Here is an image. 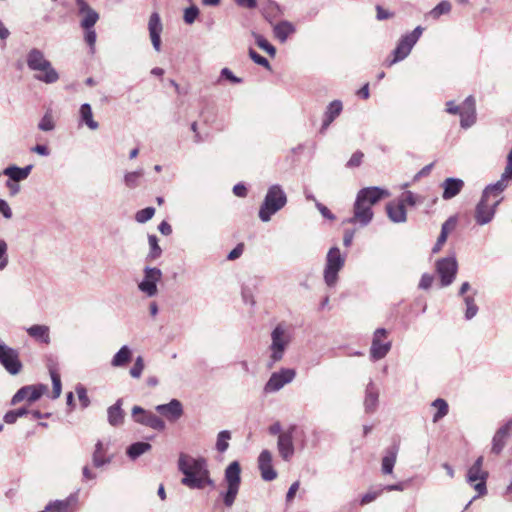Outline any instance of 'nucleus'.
<instances>
[{"label":"nucleus","mask_w":512,"mask_h":512,"mask_svg":"<svg viewBox=\"0 0 512 512\" xmlns=\"http://www.w3.org/2000/svg\"><path fill=\"white\" fill-rule=\"evenodd\" d=\"M144 175V169L143 168H139L135 171H132V172H127L125 175H124V184L126 187L130 188V189H134L136 187L139 186L140 184V179L143 177Z\"/></svg>","instance_id":"58836bf2"},{"label":"nucleus","mask_w":512,"mask_h":512,"mask_svg":"<svg viewBox=\"0 0 512 512\" xmlns=\"http://www.w3.org/2000/svg\"><path fill=\"white\" fill-rule=\"evenodd\" d=\"M79 115H80L81 122L86 124L89 129H91V130L98 129L99 124L97 121H95L93 119V113H92V108H91L90 104H88V103L82 104L79 109Z\"/></svg>","instance_id":"c9c22d12"},{"label":"nucleus","mask_w":512,"mask_h":512,"mask_svg":"<svg viewBox=\"0 0 512 512\" xmlns=\"http://www.w3.org/2000/svg\"><path fill=\"white\" fill-rule=\"evenodd\" d=\"M432 406L437 409L436 413L433 416V422L436 423L443 417H445L448 414V404L447 402L442 399L438 398L432 402Z\"/></svg>","instance_id":"37998d69"},{"label":"nucleus","mask_w":512,"mask_h":512,"mask_svg":"<svg viewBox=\"0 0 512 512\" xmlns=\"http://www.w3.org/2000/svg\"><path fill=\"white\" fill-rule=\"evenodd\" d=\"M458 271V263L454 255L441 258L436 262V272L440 277L442 287L450 286Z\"/></svg>","instance_id":"9d476101"},{"label":"nucleus","mask_w":512,"mask_h":512,"mask_svg":"<svg viewBox=\"0 0 512 512\" xmlns=\"http://www.w3.org/2000/svg\"><path fill=\"white\" fill-rule=\"evenodd\" d=\"M502 200L503 198H499L491 201L487 198H483L481 195V199L475 207L474 218L476 223L480 226L490 223L493 220L496 209Z\"/></svg>","instance_id":"ddd939ff"},{"label":"nucleus","mask_w":512,"mask_h":512,"mask_svg":"<svg viewBox=\"0 0 512 512\" xmlns=\"http://www.w3.org/2000/svg\"><path fill=\"white\" fill-rule=\"evenodd\" d=\"M272 453L265 449L258 456V469L264 481H273L277 478V472L272 465Z\"/></svg>","instance_id":"6ab92c4d"},{"label":"nucleus","mask_w":512,"mask_h":512,"mask_svg":"<svg viewBox=\"0 0 512 512\" xmlns=\"http://www.w3.org/2000/svg\"><path fill=\"white\" fill-rule=\"evenodd\" d=\"M241 294H242V299L245 304H249L251 306H253L255 304L253 292L248 286L242 287Z\"/></svg>","instance_id":"0e129e2a"},{"label":"nucleus","mask_w":512,"mask_h":512,"mask_svg":"<svg viewBox=\"0 0 512 512\" xmlns=\"http://www.w3.org/2000/svg\"><path fill=\"white\" fill-rule=\"evenodd\" d=\"M382 490L379 491H369L364 494L360 499V505H366L373 502L378 496L381 495Z\"/></svg>","instance_id":"69168bd1"},{"label":"nucleus","mask_w":512,"mask_h":512,"mask_svg":"<svg viewBox=\"0 0 512 512\" xmlns=\"http://www.w3.org/2000/svg\"><path fill=\"white\" fill-rule=\"evenodd\" d=\"M76 393H77L79 401L82 404V407L83 408L88 407L90 405V399L87 395L86 389L82 385H78L76 387Z\"/></svg>","instance_id":"13d9d810"},{"label":"nucleus","mask_w":512,"mask_h":512,"mask_svg":"<svg viewBox=\"0 0 512 512\" xmlns=\"http://www.w3.org/2000/svg\"><path fill=\"white\" fill-rule=\"evenodd\" d=\"M148 31L152 46L156 52L161 51V33L163 24L158 12L151 13L148 20Z\"/></svg>","instance_id":"a211bd4d"},{"label":"nucleus","mask_w":512,"mask_h":512,"mask_svg":"<svg viewBox=\"0 0 512 512\" xmlns=\"http://www.w3.org/2000/svg\"><path fill=\"white\" fill-rule=\"evenodd\" d=\"M132 359V350L129 346H122L118 352L113 356L111 360V366L113 367H123L128 364Z\"/></svg>","instance_id":"72a5a7b5"},{"label":"nucleus","mask_w":512,"mask_h":512,"mask_svg":"<svg viewBox=\"0 0 512 512\" xmlns=\"http://www.w3.org/2000/svg\"><path fill=\"white\" fill-rule=\"evenodd\" d=\"M151 448L152 446L148 442H135L127 448L126 453L131 460H135L150 451Z\"/></svg>","instance_id":"e433bc0d"},{"label":"nucleus","mask_w":512,"mask_h":512,"mask_svg":"<svg viewBox=\"0 0 512 512\" xmlns=\"http://www.w3.org/2000/svg\"><path fill=\"white\" fill-rule=\"evenodd\" d=\"M287 195L279 184L271 185L259 208L258 216L262 222H269L271 217L287 204Z\"/></svg>","instance_id":"20e7f679"},{"label":"nucleus","mask_w":512,"mask_h":512,"mask_svg":"<svg viewBox=\"0 0 512 512\" xmlns=\"http://www.w3.org/2000/svg\"><path fill=\"white\" fill-rule=\"evenodd\" d=\"M256 44L258 45L259 48L267 52L271 57H274L276 55V48L272 44H270L263 36H256Z\"/></svg>","instance_id":"8fccbe9b"},{"label":"nucleus","mask_w":512,"mask_h":512,"mask_svg":"<svg viewBox=\"0 0 512 512\" xmlns=\"http://www.w3.org/2000/svg\"><path fill=\"white\" fill-rule=\"evenodd\" d=\"M149 252L146 256L147 261H155L162 255V249L158 244V238L156 235L148 236Z\"/></svg>","instance_id":"4c0bfd02"},{"label":"nucleus","mask_w":512,"mask_h":512,"mask_svg":"<svg viewBox=\"0 0 512 512\" xmlns=\"http://www.w3.org/2000/svg\"><path fill=\"white\" fill-rule=\"evenodd\" d=\"M7 250V243L4 240L0 239V271H3L8 266L9 258Z\"/></svg>","instance_id":"603ef678"},{"label":"nucleus","mask_w":512,"mask_h":512,"mask_svg":"<svg viewBox=\"0 0 512 512\" xmlns=\"http://www.w3.org/2000/svg\"><path fill=\"white\" fill-rule=\"evenodd\" d=\"M271 343L268 347L269 357L267 361V368H272L280 362L293 341V332L285 322L278 323L270 334Z\"/></svg>","instance_id":"7ed1b4c3"},{"label":"nucleus","mask_w":512,"mask_h":512,"mask_svg":"<svg viewBox=\"0 0 512 512\" xmlns=\"http://www.w3.org/2000/svg\"><path fill=\"white\" fill-rule=\"evenodd\" d=\"M273 32H274L275 37L281 43H284V42H286L288 37L295 32V27L289 21H281L274 26Z\"/></svg>","instance_id":"473e14b6"},{"label":"nucleus","mask_w":512,"mask_h":512,"mask_svg":"<svg viewBox=\"0 0 512 512\" xmlns=\"http://www.w3.org/2000/svg\"><path fill=\"white\" fill-rule=\"evenodd\" d=\"M133 420L136 423L150 427L157 431H163L166 428L165 422L156 414L144 410L140 406H134L131 411Z\"/></svg>","instance_id":"4468645a"},{"label":"nucleus","mask_w":512,"mask_h":512,"mask_svg":"<svg viewBox=\"0 0 512 512\" xmlns=\"http://www.w3.org/2000/svg\"><path fill=\"white\" fill-rule=\"evenodd\" d=\"M477 291H474L472 295L464 296L463 301L466 306L465 310V318L466 320H471L474 318L478 313V306L475 303L474 296L476 295Z\"/></svg>","instance_id":"ea45409f"},{"label":"nucleus","mask_w":512,"mask_h":512,"mask_svg":"<svg viewBox=\"0 0 512 512\" xmlns=\"http://www.w3.org/2000/svg\"><path fill=\"white\" fill-rule=\"evenodd\" d=\"M294 430L295 427L291 426L288 430L284 431L278 436V453L280 457L286 462H289L295 453V447L293 442Z\"/></svg>","instance_id":"f3484780"},{"label":"nucleus","mask_w":512,"mask_h":512,"mask_svg":"<svg viewBox=\"0 0 512 512\" xmlns=\"http://www.w3.org/2000/svg\"><path fill=\"white\" fill-rule=\"evenodd\" d=\"M27 333L29 336L34 338L37 341H41L45 344L50 343V336H49V327L45 325H32L31 327L27 328Z\"/></svg>","instance_id":"f704fd0d"},{"label":"nucleus","mask_w":512,"mask_h":512,"mask_svg":"<svg viewBox=\"0 0 512 512\" xmlns=\"http://www.w3.org/2000/svg\"><path fill=\"white\" fill-rule=\"evenodd\" d=\"M456 224H457V219L455 217H449L443 224H442V227H441V232L440 233H444L445 232V235L448 237V234L455 229L456 227Z\"/></svg>","instance_id":"680f3d73"},{"label":"nucleus","mask_w":512,"mask_h":512,"mask_svg":"<svg viewBox=\"0 0 512 512\" xmlns=\"http://www.w3.org/2000/svg\"><path fill=\"white\" fill-rule=\"evenodd\" d=\"M483 463L484 457L479 456L467 471L466 481L477 492V496H475L473 499L487 494L486 481L489 474L486 470L483 469Z\"/></svg>","instance_id":"6e6552de"},{"label":"nucleus","mask_w":512,"mask_h":512,"mask_svg":"<svg viewBox=\"0 0 512 512\" xmlns=\"http://www.w3.org/2000/svg\"><path fill=\"white\" fill-rule=\"evenodd\" d=\"M55 122L51 112H46L38 124V129L44 132L54 130Z\"/></svg>","instance_id":"de8ad7c7"},{"label":"nucleus","mask_w":512,"mask_h":512,"mask_svg":"<svg viewBox=\"0 0 512 512\" xmlns=\"http://www.w3.org/2000/svg\"><path fill=\"white\" fill-rule=\"evenodd\" d=\"M198 15H199V9L195 5H192L185 9L183 18H184L185 23L191 25L195 22Z\"/></svg>","instance_id":"864d4df0"},{"label":"nucleus","mask_w":512,"mask_h":512,"mask_svg":"<svg viewBox=\"0 0 512 512\" xmlns=\"http://www.w3.org/2000/svg\"><path fill=\"white\" fill-rule=\"evenodd\" d=\"M459 115L461 117L460 125L464 129L470 128L476 122V111L461 108Z\"/></svg>","instance_id":"79ce46f5"},{"label":"nucleus","mask_w":512,"mask_h":512,"mask_svg":"<svg viewBox=\"0 0 512 512\" xmlns=\"http://www.w3.org/2000/svg\"><path fill=\"white\" fill-rule=\"evenodd\" d=\"M464 187V181L459 178H447L442 183L444 200H450L458 195Z\"/></svg>","instance_id":"a878e982"},{"label":"nucleus","mask_w":512,"mask_h":512,"mask_svg":"<svg viewBox=\"0 0 512 512\" xmlns=\"http://www.w3.org/2000/svg\"><path fill=\"white\" fill-rule=\"evenodd\" d=\"M388 218L394 223H404L407 220V213L403 203L392 201L386 205Z\"/></svg>","instance_id":"cd10ccee"},{"label":"nucleus","mask_w":512,"mask_h":512,"mask_svg":"<svg viewBox=\"0 0 512 512\" xmlns=\"http://www.w3.org/2000/svg\"><path fill=\"white\" fill-rule=\"evenodd\" d=\"M345 257L341 254L338 247L329 249L326 255V263L324 268V281L327 286L334 287L338 281V273L344 267Z\"/></svg>","instance_id":"0eeeda50"},{"label":"nucleus","mask_w":512,"mask_h":512,"mask_svg":"<svg viewBox=\"0 0 512 512\" xmlns=\"http://www.w3.org/2000/svg\"><path fill=\"white\" fill-rule=\"evenodd\" d=\"M451 9V3L447 0H443L429 12V16L433 19H438L440 16L450 13Z\"/></svg>","instance_id":"c03bdc74"},{"label":"nucleus","mask_w":512,"mask_h":512,"mask_svg":"<svg viewBox=\"0 0 512 512\" xmlns=\"http://www.w3.org/2000/svg\"><path fill=\"white\" fill-rule=\"evenodd\" d=\"M249 56H250V58H251V59H252L256 64L261 65V66H263L264 68H266V69H268V70H270V69H271V66H270V64H269L268 60H267L265 57H263V56H261L260 54H258L255 50L250 49V50H249Z\"/></svg>","instance_id":"4d7b16f0"},{"label":"nucleus","mask_w":512,"mask_h":512,"mask_svg":"<svg viewBox=\"0 0 512 512\" xmlns=\"http://www.w3.org/2000/svg\"><path fill=\"white\" fill-rule=\"evenodd\" d=\"M434 281V277L431 274L425 273L422 275L420 282H419V288L423 290H427L432 286V283Z\"/></svg>","instance_id":"774afa93"},{"label":"nucleus","mask_w":512,"mask_h":512,"mask_svg":"<svg viewBox=\"0 0 512 512\" xmlns=\"http://www.w3.org/2000/svg\"><path fill=\"white\" fill-rule=\"evenodd\" d=\"M364 154L361 151H356L352 154L346 166L348 168L358 167L362 163Z\"/></svg>","instance_id":"052dcab7"},{"label":"nucleus","mask_w":512,"mask_h":512,"mask_svg":"<svg viewBox=\"0 0 512 512\" xmlns=\"http://www.w3.org/2000/svg\"><path fill=\"white\" fill-rule=\"evenodd\" d=\"M50 377L52 380V386H53V399H57L60 397L62 392V384H61V378L59 373L56 371V369L52 365H48Z\"/></svg>","instance_id":"a19ab883"},{"label":"nucleus","mask_w":512,"mask_h":512,"mask_svg":"<svg viewBox=\"0 0 512 512\" xmlns=\"http://www.w3.org/2000/svg\"><path fill=\"white\" fill-rule=\"evenodd\" d=\"M68 509V502L66 501H54L49 503L45 507V511L47 512H66Z\"/></svg>","instance_id":"6e6d98bb"},{"label":"nucleus","mask_w":512,"mask_h":512,"mask_svg":"<svg viewBox=\"0 0 512 512\" xmlns=\"http://www.w3.org/2000/svg\"><path fill=\"white\" fill-rule=\"evenodd\" d=\"M296 377V371L292 368H281L277 372H273L268 381L264 385V392L276 393L285 385L291 383Z\"/></svg>","instance_id":"9b49d317"},{"label":"nucleus","mask_w":512,"mask_h":512,"mask_svg":"<svg viewBox=\"0 0 512 512\" xmlns=\"http://www.w3.org/2000/svg\"><path fill=\"white\" fill-rule=\"evenodd\" d=\"M220 75L221 78H224L234 84H239L242 82V79L235 76L229 68H223L220 72Z\"/></svg>","instance_id":"e2e57ef3"},{"label":"nucleus","mask_w":512,"mask_h":512,"mask_svg":"<svg viewBox=\"0 0 512 512\" xmlns=\"http://www.w3.org/2000/svg\"><path fill=\"white\" fill-rule=\"evenodd\" d=\"M398 447L392 446L386 450L385 456L382 458L381 471L383 474L390 475L397 460Z\"/></svg>","instance_id":"7c9ffc66"},{"label":"nucleus","mask_w":512,"mask_h":512,"mask_svg":"<svg viewBox=\"0 0 512 512\" xmlns=\"http://www.w3.org/2000/svg\"><path fill=\"white\" fill-rule=\"evenodd\" d=\"M422 33L423 28L421 26H417L412 32L403 35L392 52L393 58L386 61L387 66H392L408 57L413 47L420 39Z\"/></svg>","instance_id":"423d86ee"},{"label":"nucleus","mask_w":512,"mask_h":512,"mask_svg":"<svg viewBox=\"0 0 512 512\" xmlns=\"http://www.w3.org/2000/svg\"><path fill=\"white\" fill-rule=\"evenodd\" d=\"M0 364L11 375L19 374L23 367L19 352L2 341H0Z\"/></svg>","instance_id":"f8f14e48"},{"label":"nucleus","mask_w":512,"mask_h":512,"mask_svg":"<svg viewBox=\"0 0 512 512\" xmlns=\"http://www.w3.org/2000/svg\"><path fill=\"white\" fill-rule=\"evenodd\" d=\"M33 166L27 165L25 167H18L15 165L9 166L3 170V174L8 176L13 182L25 180L31 173Z\"/></svg>","instance_id":"c85d7f7f"},{"label":"nucleus","mask_w":512,"mask_h":512,"mask_svg":"<svg viewBox=\"0 0 512 512\" xmlns=\"http://www.w3.org/2000/svg\"><path fill=\"white\" fill-rule=\"evenodd\" d=\"M162 271L156 267H145L143 280L138 284L139 290L153 297L158 293L157 283L162 279Z\"/></svg>","instance_id":"2eb2a0df"},{"label":"nucleus","mask_w":512,"mask_h":512,"mask_svg":"<svg viewBox=\"0 0 512 512\" xmlns=\"http://www.w3.org/2000/svg\"><path fill=\"white\" fill-rule=\"evenodd\" d=\"M511 182L512 179L502 173L500 179L497 182L489 184L485 187V189L482 192L483 198H487L491 201L502 198L501 194L504 192V190L509 186Z\"/></svg>","instance_id":"412c9836"},{"label":"nucleus","mask_w":512,"mask_h":512,"mask_svg":"<svg viewBox=\"0 0 512 512\" xmlns=\"http://www.w3.org/2000/svg\"><path fill=\"white\" fill-rule=\"evenodd\" d=\"M32 72L36 80L45 84H54L60 78L58 71L53 67L51 61Z\"/></svg>","instance_id":"5701e85b"},{"label":"nucleus","mask_w":512,"mask_h":512,"mask_svg":"<svg viewBox=\"0 0 512 512\" xmlns=\"http://www.w3.org/2000/svg\"><path fill=\"white\" fill-rule=\"evenodd\" d=\"M79 14L82 15L81 27L83 29L93 28L99 19V14L93 10L85 0H75Z\"/></svg>","instance_id":"4be33fe9"},{"label":"nucleus","mask_w":512,"mask_h":512,"mask_svg":"<svg viewBox=\"0 0 512 512\" xmlns=\"http://www.w3.org/2000/svg\"><path fill=\"white\" fill-rule=\"evenodd\" d=\"M68 509V502L66 501H54L49 503L45 507V511L47 512H66Z\"/></svg>","instance_id":"5fc2aeb1"},{"label":"nucleus","mask_w":512,"mask_h":512,"mask_svg":"<svg viewBox=\"0 0 512 512\" xmlns=\"http://www.w3.org/2000/svg\"><path fill=\"white\" fill-rule=\"evenodd\" d=\"M512 420L501 426L493 436L491 451L494 454H500L503 450L506 439L509 436L511 430Z\"/></svg>","instance_id":"393cba45"},{"label":"nucleus","mask_w":512,"mask_h":512,"mask_svg":"<svg viewBox=\"0 0 512 512\" xmlns=\"http://www.w3.org/2000/svg\"><path fill=\"white\" fill-rule=\"evenodd\" d=\"M96 38V32L93 28L85 29V41L90 46L92 51L94 50Z\"/></svg>","instance_id":"338daca9"},{"label":"nucleus","mask_w":512,"mask_h":512,"mask_svg":"<svg viewBox=\"0 0 512 512\" xmlns=\"http://www.w3.org/2000/svg\"><path fill=\"white\" fill-rule=\"evenodd\" d=\"M224 479L227 484V490L222 492L221 496L224 505L230 508L236 500L241 484V466L238 461H233L226 467Z\"/></svg>","instance_id":"39448f33"},{"label":"nucleus","mask_w":512,"mask_h":512,"mask_svg":"<svg viewBox=\"0 0 512 512\" xmlns=\"http://www.w3.org/2000/svg\"><path fill=\"white\" fill-rule=\"evenodd\" d=\"M48 390V387L44 384L27 385L20 388L12 398V404H18L23 400H27L29 403L37 401L43 394Z\"/></svg>","instance_id":"dca6fc26"},{"label":"nucleus","mask_w":512,"mask_h":512,"mask_svg":"<svg viewBox=\"0 0 512 512\" xmlns=\"http://www.w3.org/2000/svg\"><path fill=\"white\" fill-rule=\"evenodd\" d=\"M155 410L170 422L177 421L183 415V406L177 399H172L167 404L157 405Z\"/></svg>","instance_id":"aec40b11"},{"label":"nucleus","mask_w":512,"mask_h":512,"mask_svg":"<svg viewBox=\"0 0 512 512\" xmlns=\"http://www.w3.org/2000/svg\"><path fill=\"white\" fill-rule=\"evenodd\" d=\"M342 109V102L339 100H334L327 106L324 115L335 120L340 115Z\"/></svg>","instance_id":"49530a36"},{"label":"nucleus","mask_w":512,"mask_h":512,"mask_svg":"<svg viewBox=\"0 0 512 512\" xmlns=\"http://www.w3.org/2000/svg\"><path fill=\"white\" fill-rule=\"evenodd\" d=\"M388 331L378 328L374 331L370 347V359L378 361L386 357L392 347V342L387 340Z\"/></svg>","instance_id":"1a4fd4ad"},{"label":"nucleus","mask_w":512,"mask_h":512,"mask_svg":"<svg viewBox=\"0 0 512 512\" xmlns=\"http://www.w3.org/2000/svg\"><path fill=\"white\" fill-rule=\"evenodd\" d=\"M400 203L408 204L410 206H414L418 202V197L411 191H406L402 194L401 199L399 200Z\"/></svg>","instance_id":"bf43d9fd"},{"label":"nucleus","mask_w":512,"mask_h":512,"mask_svg":"<svg viewBox=\"0 0 512 512\" xmlns=\"http://www.w3.org/2000/svg\"><path fill=\"white\" fill-rule=\"evenodd\" d=\"M389 196L388 190L376 186L360 189L353 204L352 216L343 220L342 223L359 225L360 227L368 226L374 217L372 207Z\"/></svg>","instance_id":"f257e3e1"},{"label":"nucleus","mask_w":512,"mask_h":512,"mask_svg":"<svg viewBox=\"0 0 512 512\" xmlns=\"http://www.w3.org/2000/svg\"><path fill=\"white\" fill-rule=\"evenodd\" d=\"M155 214V208L153 207H146L144 209L139 210L135 214V220L138 223H145L149 221Z\"/></svg>","instance_id":"09e8293b"},{"label":"nucleus","mask_w":512,"mask_h":512,"mask_svg":"<svg viewBox=\"0 0 512 512\" xmlns=\"http://www.w3.org/2000/svg\"><path fill=\"white\" fill-rule=\"evenodd\" d=\"M143 370H144V359L142 356H138L135 359V362L129 371L130 376L138 379L141 377Z\"/></svg>","instance_id":"3c124183"},{"label":"nucleus","mask_w":512,"mask_h":512,"mask_svg":"<svg viewBox=\"0 0 512 512\" xmlns=\"http://www.w3.org/2000/svg\"><path fill=\"white\" fill-rule=\"evenodd\" d=\"M106 448L102 441H98L95 445V450L92 455V462L96 468H100L112 461L111 457L106 456Z\"/></svg>","instance_id":"2f4dec72"},{"label":"nucleus","mask_w":512,"mask_h":512,"mask_svg":"<svg viewBox=\"0 0 512 512\" xmlns=\"http://www.w3.org/2000/svg\"><path fill=\"white\" fill-rule=\"evenodd\" d=\"M107 418L111 426L117 427L123 424L124 412L122 410V399H118L115 404L107 409Z\"/></svg>","instance_id":"c756f323"},{"label":"nucleus","mask_w":512,"mask_h":512,"mask_svg":"<svg viewBox=\"0 0 512 512\" xmlns=\"http://www.w3.org/2000/svg\"><path fill=\"white\" fill-rule=\"evenodd\" d=\"M379 390L375 383L370 380L367 384L364 399V408L366 413H373L378 405Z\"/></svg>","instance_id":"bb28decb"},{"label":"nucleus","mask_w":512,"mask_h":512,"mask_svg":"<svg viewBox=\"0 0 512 512\" xmlns=\"http://www.w3.org/2000/svg\"><path fill=\"white\" fill-rule=\"evenodd\" d=\"M50 60L46 57L44 51L39 48H31L26 53V64L30 71L42 67Z\"/></svg>","instance_id":"b1692460"},{"label":"nucleus","mask_w":512,"mask_h":512,"mask_svg":"<svg viewBox=\"0 0 512 512\" xmlns=\"http://www.w3.org/2000/svg\"><path fill=\"white\" fill-rule=\"evenodd\" d=\"M231 433L228 430L220 431L217 435L216 449L220 453H224L229 447Z\"/></svg>","instance_id":"a18cd8bd"},{"label":"nucleus","mask_w":512,"mask_h":512,"mask_svg":"<svg viewBox=\"0 0 512 512\" xmlns=\"http://www.w3.org/2000/svg\"><path fill=\"white\" fill-rule=\"evenodd\" d=\"M178 469L184 475L181 483L191 489H203L206 485L214 486L206 460L203 458H193L181 454L178 460Z\"/></svg>","instance_id":"f03ea898"}]
</instances>
